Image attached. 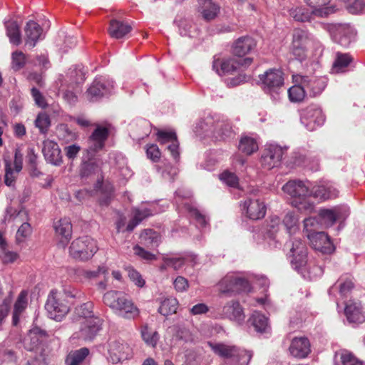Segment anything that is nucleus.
I'll use <instances>...</instances> for the list:
<instances>
[{
	"label": "nucleus",
	"mask_w": 365,
	"mask_h": 365,
	"mask_svg": "<svg viewBox=\"0 0 365 365\" xmlns=\"http://www.w3.org/2000/svg\"><path fill=\"white\" fill-rule=\"evenodd\" d=\"M104 304L116 314L125 319H135L140 311L133 302L121 293L115 291L106 292L103 297Z\"/></svg>",
	"instance_id": "f257e3e1"
},
{
	"label": "nucleus",
	"mask_w": 365,
	"mask_h": 365,
	"mask_svg": "<svg viewBox=\"0 0 365 365\" xmlns=\"http://www.w3.org/2000/svg\"><path fill=\"white\" fill-rule=\"evenodd\" d=\"M207 344L215 354L230 359L224 365H247L252 356L250 351L240 349L235 346L210 341Z\"/></svg>",
	"instance_id": "f03ea898"
},
{
	"label": "nucleus",
	"mask_w": 365,
	"mask_h": 365,
	"mask_svg": "<svg viewBox=\"0 0 365 365\" xmlns=\"http://www.w3.org/2000/svg\"><path fill=\"white\" fill-rule=\"evenodd\" d=\"M199 127L205 133H212L217 140H226L235 136L231 123L223 118L207 117L199 123Z\"/></svg>",
	"instance_id": "7ed1b4c3"
},
{
	"label": "nucleus",
	"mask_w": 365,
	"mask_h": 365,
	"mask_svg": "<svg viewBox=\"0 0 365 365\" xmlns=\"http://www.w3.org/2000/svg\"><path fill=\"white\" fill-rule=\"evenodd\" d=\"M285 246L289 250L287 255L292 268L305 277L304 271L308 264V252L306 244L299 238H294L287 242Z\"/></svg>",
	"instance_id": "20e7f679"
},
{
	"label": "nucleus",
	"mask_w": 365,
	"mask_h": 365,
	"mask_svg": "<svg viewBox=\"0 0 365 365\" xmlns=\"http://www.w3.org/2000/svg\"><path fill=\"white\" fill-rule=\"evenodd\" d=\"M97 250L96 242L88 236L76 239L69 247L70 256L80 261L88 260Z\"/></svg>",
	"instance_id": "39448f33"
},
{
	"label": "nucleus",
	"mask_w": 365,
	"mask_h": 365,
	"mask_svg": "<svg viewBox=\"0 0 365 365\" xmlns=\"http://www.w3.org/2000/svg\"><path fill=\"white\" fill-rule=\"evenodd\" d=\"M221 294L234 295L248 292L251 289L250 282L245 278L235 273H229L218 283Z\"/></svg>",
	"instance_id": "423d86ee"
},
{
	"label": "nucleus",
	"mask_w": 365,
	"mask_h": 365,
	"mask_svg": "<svg viewBox=\"0 0 365 365\" xmlns=\"http://www.w3.org/2000/svg\"><path fill=\"white\" fill-rule=\"evenodd\" d=\"M45 309L51 319L58 322L66 316L70 309L63 294L56 290H51L49 293Z\"/></svg>",
	"instance_id": "0eeeda50"
},
{
	"label": "nucleus",
	"mask_w": 365,
	"mask_h": 365,
	"mask_svg": "<svg viewBox=\"0 0 365 365\" xmlns=\"http://www.w3.org/2000/svg\"><path fill=\"white\" fill-rule=\"evenodd\" d=\"M104 320L100 317L82 320L78 331L74 333L75 337L87 342L93 341L102 331Z\"/></svg>",
	"instance_id": "6e6552de"
},
{
	"label": "nucleus",
	"mask_w": 365,
	"mask_h": 365,
	"mask_svg": "<svg viewBox=\"0 0 365 365\" xmlns=\"http://www.w3.org/2000/svg\"><path fill=\"white\" fill-rule=\"evenodd\" d=\"M259 81L261 82L263 91L272 96L279 93V90L284 84L283 73L281 70L271 68L259 75Z\"/></svg>",
	"instance_id": "1a4fd4ad"
},
{
	"label": "nucleus",
	"mask_w": 365,
	"mask_h": 365,
	"mask_svg": "<svg viewBox=\"0 0 365 365\" xmlns=\"http://www.w3.org/2000/svg\"><path fill=\"white\" fill-rule=\"evenodd\" d=\"M252 62V58H245L243 59L229 58L225 61L215 60L212 68L220 75L232 73L240 68H247Z\"/></svg>",
	"instance_id": "9d476101"
},
{
	"label": "nucleus",
	"mask_w": 365,
	"mask_h": 365,
	"mask_svg": "<svg viewBox=\"0 0 365 365\" xmlns=\"http://www.w3.org/2000/svg\"><path fill=\"white\" fill-rule=\"evenodd\" d=\"M333 12L331 8L314 9L310 11L304 6H295L289 10V14L295 21L299 22L309 21L313 15L324 17Z\"/></svg>",
	"instance_id": "9b49d317"
},
{
	"label": "nucleus",
	"mask_w": 365,
	"mask_h": 365,
	"mask_svg": "<svg viewBox=\"0 0 365 365\" xmlns=\"http://www.w3.org/2000/svg\"><path fill=\"white\" fill-rule=\"evenodd\" d=\"M325 116L321 108L316 106L307 108L302 113L301 122L308 130H314L324 124Z\"/></svg>",
	"instance_id": "f8f14e48"
},
{
	"label": "nucleus",
	"mask_w": 365,
	"mask_h": 365,
	"mask_svg": "<svg viewBox=\"0 0 365 365\" xmlns=\"http://www.w3.org/2000/svg\"><path fill=\"white\" fill-rule=\"evenodd\" d=\"M23 168V155L16 150L13 165L9 160H5L4 182L9 187H14L19 173Z\"/></svg>",
	"instance_id": "ddd939ff"
},
{
	"label": "nucleus",
	"mask_w": 365,
	"mask_h": 365,
	"mask_svg": "<svg viewBox=\"0 0 365 365\" xmlns=\"http://www.w3.org/2000/svg\"><path fill=\"white\" fill-rule=\"evenodd\" d=\"M282 190L292 200H299L311 195L309 182L289 180L282 187Z\"/></svg>",
	"instance_id": "4468645a"
},
{
	"label": "nucleus",
	"mask_w": 365,
	"mask_h": 365,
	"mask_svg": "<svg viewBox=\"0 0 365 365\" xmlns=\"http://www.w3.org/2000/svg\"><path fill=\"white\" fill-rule=\"evenodd\" d=\"M284 154V150L275 145L267 146L263 150L260 162L262 166L267 170H270L280 163Z\"/></svg>",
	"instance_id": "2eb2a0df"
},
{
	"label": "nucleus",
	"mask_w": 365,
	"mask_h": 365,
	"mask_svg": "<svg viewBox=\"0 0 365 365\" xmlns=\"http://www.w3.org/2000/svg\"><path fill=\"white\" fill-rule=\"evenodd\" d=\"M296 81L304 85L307 93L312 97L320 94L326 87L324 78L314 76H296Z\"/></svg>",
	"instance_id": "dca6fc26"
},
{
	"label": "nucleus",
	"mask_w": 365,
	"mask_h": 365,
	"mask_svg": "<svg viewBox=\"0 0 365 365\" xmlns=\"http://www.w3.org/2000/svg\"><path fill=\"white\" fill-rule=\"evenodd\" d=\"M42 153L47 163L55 166H59L62 163L61 150L55 141L49 139L44 140Z\"/></svg>",
	"instance_id": "f3484780"
},
{
	"label": "nucleus",
	"mask_w": 365,
	"mask_h": 365,
	"mask_svg": "<svg viewBox=\"0 0 365 365\" xmlns=\"http://www.w3.org/2000/svg\"><path fill=\"white\" fill-rule=\"evenodd\" d=\"M113 88V82L107 81L104 77L96 78L90 88L88 89V94L92 101L106 95Z\"/></svg>",
	"instance_id": "a211bd4d"
},
{
	"label": "nucleus",
	"mask_w": 365,
	"mask_h": 365,
	"mask_svg": "<svg viewBox=\"0 0 365 365\" xmlns=\"http://www.w3.org/2000/svg\"><path fill=\"white\" fill-rule=\"evenodd\" d=\"M109 358L113 364L130 358L131 349L127 344L120 343L118 341H113L109 343Z\"/></svg>",
	"instance_id": "6ab92c4d"
},
{
	"label": "nucleus",
	"mask_w": 365,
	"mask_h": 365,
	"mask_svg": "<svg viewBox=\"0 0 365 365\" xmlns=\"http://www.w3.org/2000/svg\"><path fill=\"white\" fill-rule=\"evenodd\" d=\"M338 194L339 190L334 183L328 181L321 182L314 185L311 190V195L321 200L335 198L338 196Z\"/></svg>",
	"instance_id": "aec40b11"
},
{
	"label": "nucleus",
	"mask_w": 365,
	"mask_h": 365,
	"mask_svg": "<svg viewBox=\"0 0 365 365\" xmlns=\"http://www.w3.org/2000/svg\"><path fill=\"white\" fill-rule=\"evenodd\" d=\"M292 356L299 359L306 358L311 352V344L305 336L294 337L289 347Z\"/></svg>",
	"instance_id": "412c9836"
},
{
	"label": "nucleus",
	"mask_w": 365,
	"mask_h": 365,
	"mask_svg": "<svg viewBox=\"0 0 365 365\" xmlns=\"http://www.w3.org/2000/svg\"><path fill=\"white\" fill-rule=\"evenodd\" d=\"M197 11L207 21L214 20L220 12V6L212 0H197Z\"/></svg>",
	"instance_id": "4be33fe9"
},
{
	"label": "nucleus",
	"mask_w": 365,
	"mask_h": 365,
	"mask_svg": "<svg viewBox=\"0 0 365 365\" xmlns=\"http://www.w3.org/2000/svg\"><path fill=\"white\" fill-rule=\"evenodd\" d=\"M158 141L160 144H167L168 150L170 152L173 158L178 160L180 155L178 148L179 143L177 140L176 133L173 131L158 130L157 133Z\"/></svg>",
	"instance_id": "5701e85b"
},
{
	"label": "nucleus",
	"mask_w": 365,
	"mask_h": 365,
	"mask_svg": "<svg viewBox=\"0 0 365 365\" xmlns=\"http://www.w3.org/2000/svg\"><path fill=\"white\" fill-rule=\"evenodd\" d=\"M311 243L314 250L324 254H330L334 250V245L330 241L328 235L324 232H318L312 236H309Z\"/></svg>",
	"instance_id": "b1692460"
},
{
	"label": "nucleus",
	"mask_w": 365,
	"mask_h": 365,
	"mask_svg": "<svg viewBox=\"0 0 365 365\" xmlns=\"http://www.w3.org/2000/svg\"><path fill=\"white\" fill-rule=\"evenodd\" d=\"M243 207L246 210L247 216L253 220L264 217L266 213L264 202L259 200H247L244 202Z\"/></svg>",
	"instance_id": "393cba45"
},
{
	"label": "nucleus",
	"mask_w": 365,
	"mask_h": 365,
	"mask_svg": "<svg viewBox=\"0 0 365 365\" xmlns=\"http://www.w3.org/2000/svg\"><path fill=\"white\" fill-rule=\"evenodd\" d=\"M221 315L224 318L241 322L245 319V314L240 302L236 300H231L227 302L222 309Z\"/></svg>",
	"instance_id": "a878e982"
},
{
	"label": "nucleus",
	"mask_w": 365,
	"mask_h": 365,
	"mask_svg": "<svg viewBox=\"0 0 365 365\" xmlns=\"http://www.w3.org/2000/svg\"><path fill=\"white\" fill-rule=\"evenodd\" d=\"M256 46V41L250 36L239 38L233 44L232 52L235 56H243L249 53Z\"/></svg>",
	"instance_id": "bb28decb"
},
{
	"label": "nucleus",
	"mask_w": 365,
	"mask_h": 365,
	"mask_svg": "<svg viewBox=\"0 0 365 365\" xmlns=\"http://www.w3.org/2000/svg\"><path fill=\"white\" fill-rule=\"evenodd\" d=\"M344 314L349 323L361 324L365 321V315L359 303L350 302L346 304Z\"/></svg>",
	"instance_id": "cd10ccee"
},
{
	"label": "nucleus",
	"mask_w": 365,
	"mask_h": 365,
	"mask_svg": "<svg viewBox=\"0 0 365 365\" xmlns=\"http://www.w3.org/2000/svg\"><path fill=\"white\" fill-rule=\"evenodd\" d=\"M26 44L34 48L42 35L41 27L35 21H29L24 29Z\"/></svg>",
	"instance_id": "c85d7f7f"
},
{
	"label": "nucleus",
	"mask_w": 365,
	"mask_h": 365,
	"mask_svg": "<svg viewBox=\"0 0 365 365\" xmlns=\"http://www.w3.org/2000/svg\"><path fill=\"white\" fill-rule=\"evenodd\" d=\"M108 136V130L106 128L98 126L92 133L89 138L91 149L93 151H98L104 146L105 141Z\"/></svg>",
	"instance_id": "c756f323"
},
{
	"label": "nucleus",
	"mask_w": 365,
	"mask_h": 365,
	"mask_svg": "<svg viewBox=\"0 0 365 365\" xmlns=\"http://www.w3.org/2000/svg\"><path fill=\"white\" fill-rule=\"evenodd\" d=\"M94 190L100 192L101 197L99 200L101 205L107 206L110 202L113 193V186L109 182H103L98 180L95 185Z\"/></svg>",
	"instance_id": "7c9ffc66"
},
{
	"label": "nucleus",
	"mask_w": 365,
	"mask_h": 365,
	"mask_svg": "<svg viewBox=\"0 0 365 365\" xmlns=\"http://www.w3.org/2000/svg\"><path fill=\"white\" fill-rule=\"evenodd\" d=\"M56 235L61 237L62 242H67L72 235V225L68 219L63 218L54 225Z\"/></svg>",
	"instance_id": "2f4dec72"
},
{
	"label": "nucleus",
	"mask_w": 365,
	"mask_h": 365,
	"mask_svg": "<svg viewBox=\"0 0 365 365\" xmlns=\"http://www.w3.org/2000/svg\"><path fill=\"white\" fill-rule=\"evenodd\" d=\"M27 295L28 293L26 291L23 290L19 294L17 299L14 304V311H13V317H12V323L14 325H17L20 316L25 311L27 307L28 302H27Z\"/></svg>",
	"instance_id": "473e14b6"
},
{
	"label": "nucleus",
	"mask_w": 365,
	"mask_h": 365,
	"mask_svg": "<svg viewBox=\"0 0 365 365\" xmlns=\"http://www.w3.org/2000/svg\"><path fill=\"white\" fill-rule=\"evenodd\" d=\"M314 43V38L307 31L296 29L293 31L292 45L301 46L309 48Z\"/></svg>",
	"instance_id": "72a5a7b5"
},
{
	"label": "nucleus",
	"mask_w": 365,
	"mask_h": 365,
	"mask_svg": "<svg viewBox=\"0 0 365 365\" xmlns=\"http://www.w3.org/2000/svg\"><path fill=\"white\" fill-rule=\"evenodd\" d=\"M249 322L254 327L255 331L259 333H267L270 329L268 319L259 312H254L249 319Z\"/></svg>",
	"instance_id": "f704fd0d"
},
{
	"label": "nucleus",
	"mask_w": 365,
	"mask_h": 365,
	"mask_svg": "<svg viewBox=\"0 0 365 365\" xmlns=\"http://www.w3.org/2000/svg\"><path fill=\"white\" fill-rule=\"evenodd\" d=\"M339 209H322L319 212V220L324 227H330L334 224L339 217Z\"/></svg>",
	"instance_id": "c9c22d12"
},
{
	"label": "nucleus",
	"mask_w": 365,
	"mask_h": 365,
	"mask_svg": "<svg viewBox=\"0 0 365 365\" xmlns=\"http://www.w3.org/2000/svg\"><path fill=\"white\" fill-rule=\"evenodd\" d=\"M130 30L131 26L126 23L118 20H112L110 21L109 33L113 38H123L125 35L129 33Z\"/></svg>",
	"instance_id": "e433bc0d"
},
{
	"label": "nucleus",
	"mask_w": 365,
	"mask_h": 365,
	"mask_svg": "<svg viewBox=\"0 0 365 365\" xmlns=\"http://www.w3.org/2000/svg\"><path fill=\"white\" fill-rule=\"evenodd\" d=\"M75 314L82 320L98 317L94 313V304L91 301L83 303L75 308Z\"/></svg>",
	"instance_id": "4c0bfd02"
},
{
	"label": "nucleus",
	"mask_w": 365,
	"mask_h": 365,
	"mask_svg": "<svg viewBox=\"0 0 365 365\" xmlns=\"http://www.w3.org/2000/svg\"><path fill=\"white\" fill-rule=\"evenodd\" d=\"M89 354V349L86 347L69 353L66 359L67 365H80Z\"/></svg>",
	"instance_id": "58836bf2"
},
{
	"label": "nucleus",
	"mask_w": 365,
	"mask_h": 365,
	"mask_svg": "<svg viewBox=\"0 0 365 365\" xmlns=\"http://www.w3.org/2000/svg\"><path fill=\"white\" fill-rule=\"evenodd\" d=\"M349 31V27L345 26H339L333 35L334 41L344 47L348 46L351 41Z\"/></svg>",
	"instance_id": "ea45409f"
},
{
	"label": "nucleus",
	"mask_w": 365,
	"mask_h": 365,
	"mask_svg": "<svg viewBox=\"0 0 365 365\" xmlns=\"http://www.w3.org/2000/svg\"><path fill=\"white\" fill-rule=\"evenodd\" d=\"M6 34L10 42L16 46L21 43L20 28L16 21H9L6 23Z\"/></svg>",
	"instance_id": "a19ab883"
},
{
	"label": "nucleus",
	"mask_w": 365,
	"mask_h": 365,
	"mask_svg": "<svg viewBox=\"0 0 365 365\" xmlns=\"http://www.w3.org/2000/svg\"><path fill=\"white\" fill-rule=\"evenodd\" d=\"M141 336L144 342L150 346L155 347L159 340L158 331L153 330L148 325H144L141 328Z\"/></svg>",
	"instance_id": "79ce46f5"
},
{
	"label": "nucleus",
	"mask_w": 365,
	"mask_h": 365,
	"mask_svg": "<svg viewBox=\"0 0 365 365\" xmlns=\"http://www.w3.org/2000/svg\"><path fill=\"white\" fill-rule=\"evenodd\" d=\"M239 150L246 155H251L258 150V144L254 138L244 136L240 141Z\"/></svg>",
	"instance_id": "37998d69"
},
{
	"label": "nucleus",
	"mask_w": 365,
	"mask_h": 365,
	"mask_svg": "<svg viewBox=\"0 0 365 365\" xmlns=\"http://www.w3.org/2000/svg\"><path fill=\"white\" fill-rule=\"evenodd\" d=\"M140 241L148 247H156L159 244V235L153 230H145L140 235Z\"/></svg>",
	"instance_id": "c03bdc74"
},
{
	"label": "nucleus",
	"mask_w": 365,
	"mask_h": 365,
	"mask_svg": "<svg viewBox=\"0 0 365 365\" xmlns=\"http://www.w3.org/2000/svg\"><path fill=\"white\" fill-rule=\"evenodd\" d=\"M299 217L294 212H287L282 220V223L289 235L294 234L298 230Z\"/></svg>",
	"instance_id": "a18cd8bd"
},
{
	"label": "nucleus",
	"mask_w": 365,
	"mask_h": 365,
	"mask_svg": "<svg viewBox=\"0 0 365 365\" xmlns=\"http://www.w3.org/2000/svg\"><path fill=\"white\" fill-rule=\"evenodd\" d=\"M336 354L339 356L342 365H365L363 361L346 349L340 350Z\"/></svg>",
	"instance_id": "49530a36"
},
{
	"label": "nucleus",
	"mask_w": 365,
	"mask_h": 365,
	"mask_svg": "<svg viewBox=\"0 0 365 365\" xmlns=\"http://www.w3.org/2000/svg\"><path fill=\"white\" fill-rule=\"evenodd\" d=\"M178 302L176 299H165L161 302L158 312L163 316H168L176 312Z\"/></svg>",
	"instance_id": "de8ad7c7"
},
{
	"label": "nucleus",
	"mask_w": 365,
	"mask_h": 365,
	"mask_svg": "<svg viewBox=\"0 0 365 365\" xmlns=\"http://www.w3.org/2000/svg\"><path fill=\"white\" fill-rule=\"evenodd\" d=\"M288 94L291 101L300 102L304 98L307 93L304 85L300 83L299 85H295L291 87L288 90Z\"/></svg>",
	"instance_id": "09e8293b"
},
{
	"label": "nucleus",
	"mask_w": 365,
	"mask_h": 365,
	"mask_svg": "<svg viewBox=\"0 0 365 365\" xmlns=\"http://www.w3.org/2000/svg\"><path fill=\"white\" fill-rule=\"evenodd\" d=\"M11 67L14 71H19L21 69L26 63H30L31 61H29L26 55L20 51H16L12 53L11 55Z\"/></svg>",
	"instance_id": "8fccbe9b"
},
{
	"label": "nucleus",
	"mask_w": 365,
	"mask_h": 365,
	"mask_svg": "<svg viewBox=\"0 0 365 365\" xmlns=\"http://www.w3.org/2000/svg\"><path fill=\"white\" fill-rule=\"evenodd\" d=\"M292 205L297 207L300 212L306 214L312 213L314 211V205L307 200V197H303L299 200H292Z\"/></svg>",
	"instance_id": "3c124183"
},
{
	"label": "nucleus",
	"mask_w": 365,
	"mask_h": 365,
	"mask_svg": "<svg viewBox=\"0 0 365 365\" xmlns=\"http://www.w3.org/2000/svg\"><path fill=\"white\" fill-rule=\"evenodd\" d=\"M35 125L39 129L41 133L46 134L51 125V120L48 115L46 113H40L35 120Z\"/></svg>",
	"instance_id": "603ef678"
},
{
	"label": "nucleus",
	"mask_w": 365,
	"mask_h": 365,
	"mask_svg": "<svg viewBox=\"0 0 365 365\" xmlns=\"http://www.w3.org/2000/svg\"><path fill=\"white\" fill-rule=\"evenodd\" d=\"M352 58L347 53H336V58L334 63V68L336 72H342L344 68L351 62Z\"/></svg>",
	"instance_id": "864d4df0"
},
{
	"label": "nucleus",
	"mask_w": 365,
	"mask_h": 365,
	"mask_svg": "<svg viewBox=\"0 0 365 365\" xmlns=\"http://www.w3.org/2000/svg\"><path fill=\"white\" fill-rule=\"evenodd\" d=\"M339 293L342 297H347L354 288V282L350 277H341L338 280Z\"/></svg>",
	"instance_id": "5fc2aeb1"
},
{
	"label": "nucleus",
	"mask_w": 365,
	"mask_h": 365,
	"mask_svg": "<svg viewBox=\"0 0 365 365\" xmlns=\"http://www.w3.org/2000/svg\"><path fill=\"white\" fill-rule=\"evenodd\" d=\"M100 170V165L95 161L85 162L82 164L80 175L82 178L88 177Z\"/></svg>",
	"instance_id": "6e6d98bb"
},
{
	"label": "nucleus",
	"mask_w": 365,
	"mask_h": 365,
	"mask_svg": "<svg viewBox=\"0 0 365 365\" xmlns=\"http://www.w3.org/2000/svg\"><path fill=\"white\" fill-rule=\"evenodd\" d=\"M175 336L177 339L183 341L184 342H192L194 337L191 332L185 327L175 326Z\"/></svg>",
	"instance_id": "4d7b16f0"
},
{
	"label": "nucleus",
	"mask_w": 365,
	"mask_h": 365,
	"mask_svg": "<svg viewBox=\"0 0 365 365\" xmlns=\"http://www.w3.org/2000/svg\"><path fill=\"white\" fill-rule=\"evenodd\" d=\"M346 7L351 14L365 12V0H346Z\"/></svg>",
	"instance_id": "13d9d810"
},
{
	"label": "nucleus",
	"mask_w": 365,
	"mask_h": 365,
	"mask_svg": "<svg viewBox=\"0 0 365 365\" xmlns=\"http://www.w3.org/2000/svg\"><path fill=\"white\" fill-rule=\"evenodd\" d=\"M319 218L317 219V217H313L304 219V230L307 232L308 237L309 235L312 236V235H314L316 232H317V230L319 228Z\"/></svg>",
	"instance_id": "bf43d9fd"
},
{
	"label": "nucleus",
	"mask_w": 365,
	"mask_h": 365,
	"mask_svg": "<svg viewBox=\"0 0 365 365\" xmlns=\"http://www.w3.org/2000/svg\"><path fill=\"white\" fill-rule=\"evenodd\" d=\"M31 234V227L30 224L27 222H23L16 232V239L17 242H24Z\"/></svg>",
	"instance_id": "052dcab7"
},
{
	"label": "nucleus",
	"mask_w": 365,
	"mask_h": 365,
	"mask_svg": "<svg viewBox=\"0 0 365 365\" xmlns=\"http://www.w3.org/2000/svg\"><path fill=\"white\" fill-rule=\"evenodd\" d=\"M57 135L60 139L65 140L66 143L75 139L76 134L71 132L68 125H61L57 129Z\"/></svg>",
	"instance_id": "680f3d73"
},
{
	"label": "nucleus",
	"mask_w": 365,
	"mask_h": 365,
	"mask_svg": "<svg viewBox=\"0 0 365 365\" xmlns=\"http://www.w3.org/2000/svg\"><path fill=\"white\" fill-rule=\"evenodd\" d=\"M220 180L230 187H235L238 185V178L237 175L232 173L225 171L220 176Z\"/></svg>",
	"instance_id": "e2e57ef3"
},
{
	"label": "nucleus",
	"mask_w": 365,
	"mask_h": 365,
	"mask_svg": "<svg viewBox=\"0 0 365 365\" xmlns=\"http://www.w3.org/2000/svg\"><path fill=\"white\" fill-rule=\"evenodd\" d=\"M31 96L35 101V103L40 108H44L47 106V103L44 96L36 87L31 89Z\"/></svg>",
	"instance_id": "0e129e2a"
},
{
	"label": "nucleus",
	"mask_w": 365,
	"mask_h": 365,
	"mask_svg": "<svg viewBox=\"0 0 365 365\" xmlns=\"http://www.w3.org/2000/svg\"><path fill=\"white\" fill-rule=\"evenodd\" d=\"M308 48L301 46H297V45H292V53L294 56V58L299 61H303L307 58V52Z\"/></svg>",
	"instance_id": "69168bd1"
},
{
	"label": "nucleus",
	"mask_w": 365,
	"mask_h": 365,
	"mask_svg": "<svg viewBox=\"0 0 365 365\" xmlns=\"http://www.w3.org/2000/svg\"><path fill=\"white\" fill-rule=\"evenodd\" d=\"M164 262L167 267H172L175 270L180 269L185 264V259L182 257H168L165 258Z\"/></svg>",
	"instance_id": "338daca9"
},
{
	"label": "nucleus",
	"mask_w": 365,
	"mask_h": 365,
	"mask_svg": "<svg viewBox=\"0 0 365 365\" xmlns=\"http://www.w3.org/2000/svg\"><path fill=\"white\" fill-rule=\"evenodd\" d=\"M128 274L130 279L138 286L142 287L145 284V280L138 272L132 267L128 268Z\"/></svg>",
	"instance_id": "774afa93"
}]
</instances>
